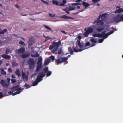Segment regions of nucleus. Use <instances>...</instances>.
<instances>
[{
    "label": "nucleus",
    "mask_w": 123,
    "mask_h": 123,
    "mask_svg": "<svg viewBox=\"0 0 123 123\" xmlns=\"http://www.w3.org/2000/svg\"><path fill=\"white\" fill-rule=\"evenodd\" d=\"M77 38L78 39V40H80L81 38V37L80 36H78L77 37Z\"/></svg>",
    "instance_id": "052dcab7"
},
{
    "label": "nucleus",
    "mask_w": 123,
    "mask_h": 123,
    "mask_svg": "<svg viewBox=\"0 0 123 123\" xmlns=\"http://www.w3.org/2000/svg\"><path fill=\"white\" fill-rule=\"evenodd\" d=\"M34 40L33 38L32 37H30V38L29 40L28 43L29 45L30 46H31L34 43Z\"/></svg>",
    "instance_id": "1a4fd4ad"
},
{
    "label": "nucleus",
    "mask_w": 123,
    "mask_h": 123,
    "mask_svg": "<svg viewBox=\"0 0 123 123\" xmlns=\"http://www.w3.org/2000/svg\"><path fill=\"white\" fill-rule=\"evenodd\" d=\"M1 84L4 87H7L9 85L6 82L3 80H1L0 81Z\"/></svg>",
    "instance_id": "6e6552de"
},
{
    "label": "nucleus",
    "mask_w": 123,
    "mask_h": 123,
    "mask_svg": "<svg viewBox=\"0 0 123 123\" xmlns=\"http://www.w3.org/2000/svg\"><path fill=\"white\" fill-rule=\"evenodd\" d=\"M67 3V1L66 0H63L62 1V3L64 4H65Z\"/></svg>",
    "instance_id": "69168bd1"
},
{
    "label": "nucleus",
    "mask_w": 123,
    "mask_h": 123,
    "mask_svg": "<svg viewBox=\"0 0 123 123\" xmlns=\"http://www.w3.org/2000/svg\"><path fill=\"white\" fill-rule=\"evenodd\" d=\"M1 57L5 59H9L11 58V56L5 54H3L2 55Z\"/></svg>",
    "instance_id": "9d476101"
},
{
    "label": "nucleus",
    "mask_w": 123,
    "mask_h": 123,
    "mask_svg": "<svg viewBox=\"0 0 123 123\" xmlns=\"http://www.w3.org/2000/svg\"><path fill=\"white\" fill-rule=\"evenodd\" d=\"M18 65V64L16 63L15 62H12V66L13 67H15L17 66Z\"/></svg>",
    "instance_id": "2f4dec72"
},
{
    "label": "nucleus",
    "mask_w": 123,
    "mask_h": 123,
    "mask_svg": "<svg viewBox=\"0 0 123 123\" xmlns=\"http://www.w3.org/2000/svg\"><path fill=\"white\" fill-rule=\"evenodd\" d=\"M7 31V29H5L4 30H1L0 31V34H3L4 33H5Z\"/></svg>",
    "instance_id": "bb28decb"
},
{
    "label": "nucleus",
    "mask_w": 123,
    "mask_h": 123,
    "mask_svg": "<svg viewBox=\"0 0 123 123\" xmlns=\"http://www.w3.org/2000/svg\"><path fill=\"white\" fill-rule=\"evenodd\" d=\"M69 11H70V10H69V9H68V10H66L65 12L67 13L68 14H69L70 13V12H69Z\"/></svg>",
    "instance_id": "338daca9"
},
{
    "label": "nucleus",
    "mask_w": 123,
    "mask_h": 123,
    "mask_svg": "<svg viewBox=\"0 0 123 123\" xmlns=\"http://www.w3.org/2000/svg\"><path fill=\"white\" fill-rule=\"evenodd\" d=\"M42 59L41 56L39 57L38 61L37 62V65L35 70L36 72H38L41 69L42 67Z\"/></svg>",
    "instance_id": "7ed1b4c3"
},
{
    "label": "nucleus",
    "mask_w": 123,
    "mask_h": 123,
    "mask_svg": "<svg viewBox=\"0 0 123 123\" xmlns=\"http://www.w3.org/2000/svg\"><path fill=\"white\" fill-rule=\"evenodd\" d=\"M21 91H18L16 92H14L13 93L12 95L13 96H14L16 94H19L21 93Z\"/></svg>",
    "instance_id": "ea45409f"
},
{
    "label": "nucleus",
    "mask_w": 123,
    "mask_h": 123,
    "mask_svg": "<svg viewBox=\"0 0 123 123\" xmlns=\"http://www.w3.org/2000/svg\"><path fill=\"white\" fill-rule=\"evenodd\" d=\"M104 39L103 38H101L100 39H99V43H101L103 42L104 41Z\"/></svg>",
    "instance_id": "49530a36"
},
{
    "label": "nucleus",
    "mask_w": 123,
    "mask_h": 123,
    "mask_svg": "<svg viewBox=\"0 0 123 123\" xmlns=\"http://www.w3.org/2000/svg\"><path fill=\"white\" fill-rule=\"evenodd\" d=\"M61 42L60 40H59L57 42L55 41L53 42L52 43V44L49 47V49L51 50L52 53H53L56 54H58L59 55L61 54L62 51L61 48L59 50L57 53L58 47L61 45Z\"/></svg>",
    "instance_id": "f257e3e1"
},
{
    "label": "nucleus",
    "mask_w": 123,
    "mask_h": 123,
    "mask_svg": "<svg viewBox=\"0 0 123 123\" xmlns=\"http://www.w3.org/2000/svg\"><path fill=\"white\" fill-rule=\"evenodd\" d=\"M87 31L90 33H91L93 32V30L92 27H89L87 29Z\"/></svg>",
    "instance_id": "a211bd4d"
},
{
    "label": "nucleus",
    "mask_w": 123,
    "mask_h": 123,
    "mask_svg": "<svg viewBox=\"0 0 123 123\" xmlns=\"http://www.w3.org/2000/svg\"><path fill=\"white\" fill-rule=\"evenodd\" d=\"M50 61V60L49 59H45L44 62V65L46 66L48 65L49 62Z\"/></svg>",
    "instance_id": "6ab92c4d"
},
{
    "label": "nucleus",
    "mask_w": 123,
    "mask_h": 123,
    "mask_svg": "<svg viewBox=\"0 0 123 123\" xmlns=\"http://www.w3.org/2000/svg\"><path fill=\"white\" fill-rule=\"evenodd\" d=\"M49 15L50 16L52 17H54L55 16V15L54 14L53 15L50 13H49Z\"/></svg>",
    "instance_id": "864d4df0"
},
{
    "label": "nucleus",
    "mask_w": 123,
    "mask_h": 123,
    "mask_svg": "<svg viewBox=\"0 0 123 123\" xmlns=\"http://www.w3.org/2000/svg\"><path fill=\"white\" fill-rule=\"evenodd\" d=\"M0 70L1 71L2 74L5 75H6V72L2 68H0Z\"/></svg>",
    "instance_id": "cd10ccee"
},
{
    "label": "nucleus",
    "mask_w": 123,
    "mask_h": 123,
    "mask_svg": "<svg viewBox=\"0 0 123 123\" xmlns=\"http://www.w3.org/2000/svg\"><path fill=\"white\" fill-rule=\"evenodd\" d=\"M52 74V72L51 71H48L46 75L47 77L50 76Z\"/></svg>",
    "instance_id": "7c9ffc66"
},
{
    "label": "nucleus",
    "mask_w": 123,
    "mask_h": 123,
    "mask_svg": "<svg viewBox=\"0 0 123 123\" xmlns=\"http://www.w3.org/2000/svg\"><path fill=\"white\" fill-rule=\"evenodd\" d=\"M112 28L113 30L111 31L110 32L108 33V34L109 35L113 33L114 32V31L113 30H114L115 29L113 28V27H112Z\"/></svg>",
    "instance_id": "58836bf2"
},
{
    "label": "nucleus",
    "mask_w": 123,
    "mask_h": 123,
    "mask_svg": "<svg viewBox=\"0 0 123 123\" xmlns=\"http://www.w3.org/2000/svg\"><path fill=\"white\" fill-rule=\"evenodd\" d=\"M15 92L14 90H13L12 91H11L8 92V93L9 95H11L13 94V92Z\"/></svg>",
    "instance_id": "a18cd8bd"
},
{
    "label": "nucleus",
    "mask_w": 123,
    "mask_h": 123,
    "mask_svg": "<svg viewBox=\"0 0 123 123\" xmlns=\"http://www.w3.org/2000/svg\"><path fill=\"white\" fill-rule=\"evenodd\" d=\"M35 80L36 81H37L39 82L42 80L43 78H42L38 75Z\"/></svg>",
    "instance_id": "5701e85b"
},
{
    "label": "nucleus",
    "mask_w": 123,
    "mask_h": 123,
    "mask_svg": "<svg viewBox=\"0 0 123 123\" xmlns=\"http://www.w3.org/2000/svg\"><path fill=\"white\" fill-rule=\"evenodd\" d=\"M69 10H73L75 9V8L73 7H72L71 6H70L69 7Z\"/></svg>",
    "instance_id": "09e8293b"
},
{
    "label": "nucleus",
    "mask_w": 123,
    "mask_h": 123,
    "mask_svg": "<svg viewBox=\"0 0 123 123\" xmlns=\"http://www.w3.org/2000/svg\"><path fill=\"white\" fill-rule=\"evenodd\" d=\"M86 49L85 48H84V49H78V52H81L83 50H84V49Z\"/></svg>",
    "instance_id": "13d9d810"
},
{
    "label": "nucleus",
    "mask_w": 123,
    "mask_h": 123,
    "mask_svg": "<svg viewBox=\"0 0 123 123\" xmlns=\"http://www.w3.org/2000/svg\"><path fill=\"white\" fill-rule=\"evenodd\" d=\"M20 85H18L12 88L11 89L12 90H14L15 91H22L24 89H21V87H19Z\"/></svg>",
    "instance_id": "423d86ee"
},
{
    "label": "nucleus",
    "mask_w": 123,
    "mask_h": 123,
    "mask_svg": "<svg viewBox=\"0 0 123 123\" xmlns=\"http://www.w3.org/2000/svg\"><path fill=\"white\" fill-rule=\"evenodd\" d=\"M115 22L116 23H118L123 21V15L121 16L120 14H118L115 16L113 19Z\"/></svg>",
    "instance_id": "20e7f679"
},
{
    "label": "nucleus",
    "mask_w": 123,
    "mask_h": 123,
    "mask_svg": "<svg viewBox=\"0 0 123 123\" xmlns=\"http://www.w3.org/2000/svg\"><path fill=\"white\" fill-rule=\"evenodd\" d=\"M15 6L16 7L18 8V9H19V5H18V4H15Z\"/></svg>",
    "instance_id": "bf43d9fd"
},
{
    "label": "nucleus",
    "mask_w": 123,
    "mask_h": 123,
    "mask_svg": "<svg viewBox=\"0 0 123 123\" xmlns=\"http://www.w3.org/2000/svg\"><path fill=\"white\" fill-rule=\"evenodd\" d=\"M3 43V42L1 41V40H0V46H1Z\"/></svg>",
    "instance_id": "4d7b16f0"
},
{
    "label": "nucleus",
    "mask_w": 123,
    "mask_h": 123,
    "mask_svg": "<svg viewBox=\"0 0 123 123\" xmlns=\"http://www.w3.org/2000/svg\"><path fill=\"white\" fill-rule=\"evenodd\" d=\"M68 51L70 52V53L71 54H73V51L72 50V49L71 47H69L68 49Z\"/></svg>",
    "instance_id": "a878e982"
},
{
    "label": "nucleus",
    "mask_w": 123,
    "mask_h": 123,
    "mask_svg": "<svg viewBox=\"0 0 123 123\" xmlns=\"http://www.w3.org/2000/svg\"><path fill=\"white\" fill-rule=\"evenodd\" d=\"M90 41L92 43H96V41L94 38H91L90 39Z\"/></svg>",
    "instance_id": "c9c22d12"
},
{
    "label": "nucleus",
    "mask_w": 123,
    "mask_h": 123,
    "mask_svg": "<svg viewBox=\"0 0 123 123\" xmlns=\"http://www.w3.org/2000/svg\"><path fill=\"white\" fill-rule=\"evenodd\" d=\"M104 29L103 27L101 28L100 27H97L96 29V30L98 32H101Z\"/></svg>",
    "instance_id": "4be33fe9"
},
{
    "label": "nucleus",
    "mask_w": 123,
    "mask_h": 123,
    "mask_svg": "<svg viewBox=\"0 0 123 123\" xmlns=\"http://www.w3.org/2000/svg\"><path fill=\"white\" fill-rule=\"evenodd\" d=\"M8 71L9 72H12V71L11 68H9L8 69Z\"/></svg>",
    "instance_id": "680f3d73"
},
{
    "label": "nucleus",
    "mask_w": 123,
    "mask_h": 123,
    "mask_svg": "<svg viewBox=\"0 0 123 123\" xmlns=\"http://www.w3.org/2000/svg\"><path fill=\"white\" fill-rule=\"evenodd\" d=\"M11 81L13 83H14L16 82V80L15 79H11Z\"/></svg>",
    "instance_id": "c03bdc74"
},
{
    "label": "nucleus",
    "mask_w": 123,
    "mask_h": 123,
    "mask_svg": "<svg viewBox=\"0 0 123 123\" xmlns=\"http://www.w3.org/2000/svg\"><path fill=\"white\" fill-rule=\"evenodd\" d=\"M30 55L29 53H23L20 55L21 57L22 58H25L28 57Z\"/></svg>",
    "instance_id": "f8f14e48"
},
{
    "label": "nucleus",
    "mask_w": 123,
    "mask_h": 123,
    "mask_svg": "<svg viewBox=\"0 0 123 123\" xmlns=\"http://www.w3.org/2000/svg\"><path fill=\"white\" fill-rule=\"evenodd\" d=\"M27 63L29 65V69H33L35 65V62L33 58H30L27 61Z\"/></svg>",
    "instance_id": "39448f33"
},
{
    "label": "nucleus",
    "mask_w": 123,
    "mask_h": 123,
    "mask_svg": "<svg viewBox=\"0 0 123 123\" xmlns=\"http://www.w3.org/2000/svg\"><path fill=\"white\" fill-rule=\"evenodd\" d=\"M9 51V50L8 49H7L6 51V54H8Z\"/></svg>",
    "instance_id": "603ef678"
},
{
    "label": "nucleus",
    "mask_w": 123,
    "mask_h": 123,
    "mask_svg": "<svg viewBox=\"0 0 123 123\" xmlns=\"http://www.w3.org/2000/svg\"><path fill=\"white\" fill-rule=\"evenodd\" d=\"M3 96L2 92H1L0 93V98H2Z\"/></svg>",
    "instance_id": "8fccbe9b"
},
{
    "label": "nucleus",
    "mask_w": 123,
    "mask_h": 123,
    "mask_svg": "<svg viewBox=\"0 0 123 123\" xmlns=\"http://www.w3.org/2000/svg\"><path fill=\"white\" fill-rule=\"evenodd\" d=\"M57 62V64H59L60 63H62V61H61V60H57V62Z\"/></svg>",
    "instance_id": "de8ad7c7"
},
{
    "label": "nucleus",
    "mask_w": 123,
    "mask_h": 123,
    "mask_svg": "<svg viewBox=\"0 0 123 123\" xmlns=\"http://www.w3.org/2000/svg\"><path fill=\"white\" fill-rule=\"evenodd\" d=\"M77 42L78 43V44L80 48H82L84 47V45L83 43H81L80 42V41L79 40H77Z\"/></svg>",
    "instance_id": "dca6fc26"
},
{
    "label": "nucleus",
    "mask_w": 123,
    "mask_h": 123,
    "mask_svg": "<svg viewBox=\"0 0 123 123\" xmlns=\"http://www.w3.org/2000/svg\"><path fill=\"white\" fill-rule=\"evenodd\" d=\"M44 26L46 29L49 30H52V29L49 27H48V26L46 25H44Z\"/></svg>",
    "instance_id": "37998d69"
},
{
    "label": "nucleus",
    "mask_w": 123,
    "mask_h": 123,
    "mask_svg": "<svg viewBox=\"0 0 123 123\" xmlns=\"http://www.w3.org/2000/svg\"><path fill=\"white\" fill-rule=\"evenodd\" d=\"M50 58L52 60V61H54L55 59L54 56L52 55L50 57Z\"/></svg>",
    "instance_id": "3c124183"
},
{
    "label": "nucleus",
    "mask_w": 123,
    "mask_h": 123,
    "mask_svg": "<svg viewBox=\"0 0 123 123\" xmlns=\"http://www.w3.org/2000/svg\"><path fill=\"white\" fill-rule=\"evenodd\" d=\"M93 36H94V37H97V34H94L93 35Z\"/></svg>",
    "instance_id": "774afa93"
},
{
    "label": "nucleus",
    "mask_w": 123,
    "mask_h": 123,
    "mask_svg": "<svg viewBox=\"0 0 123 123\" xmlns=\"http://www.w3.org/2000/svg\"><path fill=\"white\" fill-rule=\"evenodd\" d=\"M22 78L23 79H25L26 81H27L28 80V76L27 75H26L25 73L22 72Z\"/></svg>",
    "instance_id": "9b49d317"
},
{
    "label": "nucleus",
    "mask_w": 123,
    "mask_h": 123,
    "mask_svg": "<svg viewBox=\"0 0 123 123\" xmlns=\"http://www.w3.org/2000/svg\"><path fill=\"white\" fill-rule=\"evenodd\" d=\"M90 43L89 42H88L86 43L84 46L85 47H86L87 46H90Z\"/></svg>",
    "instance_id": "a19ab883"
},
{
    "label": "nucleus",
    "mask_w": 123,
    "mask_h": 123,
    "mask_svg": "<svg viewBox=\"0 0 123 123\" xmlns=\"http://www.w3.org/2000/svg\"><path fill=\"white\" fill-rule=\"evenodd\" d=\"M58 5L59 6H64L65 5L63 4V3H62Z\"/></svg>",
    "instance_id": "e2e57ef3"
},
{
    "label": "nucleus",
    "mask_w": 123,
    "mask_h": 123,
    "mask_svg": "<svg viewBox=\"0 0 123 123\" xmlns=\"http://www.w3.org/2000/svg\"><path fill=\"white\" fill-rule=\"evenodd\" d=\"M61 18H63L65 19H73L74 18L72 17H69V16H67L66 15H63L61 17Z\"/></svg>",
    "instance_id": "f3484780"
},
{
    "label": "nucleus",
    "mask_w": 123,
    "mask_h": 123,
    "mask_svg": "<svg viewBox=\"0 0 123 123\" xmlns=\"http://www.w3.org/2000/svg\"><path fill=\"white\" fill-rule=\"evenodd\" d=\"M19 43L20 44H21L22 45H23L24 46H25V44L24 43V42L22 41H19Z\"/></svg>",
    "instance_id": "e433bc0d"
},
{
    "label": "nucleus",
    "mask_w": 123,
    "mask_h": 123,
    "mask_svg": "<svg viewBox=\"0 0 123 123\" xmlns=\"http://www.w3.org/2000/svg\"><path fill=\"white\" fill-rule=\"evenodd\" d=\"M100 0H92V1L94 3H96L100 1Z\"/></svg>",
    "instance_id": "6e6d98bb"
},
{
    "label": "nucleus",
    "mask_w": 123,
    "mask_h": 123,
    "mask_svg": "<svg viewBox=\"0 0 123 123\" xmlns=\"http://www.w3.org/2000/svg\"><path fill=\"white\" fill-rule=\"evenodd\" d=\"M62 60L61 61L62 62H66L67 60V58L62 57L61 58Z\"/></svg>",
    "instance_id": "c85d7f7f"
},
{
    "label": "nucleus",
    "mask_w": 123,
    "mask_h": 123,
    "mask_svg": "<svg viewBox=\"0 0 123 123\" xmlns=\"http://www.w3.org/2000/svg\"><path fill=\"white\" fill-rule=\"evenodd\" d=\"M31 55L32 57H39V54L37 52H36V54H35L33 55L32 54Z\"/></svg>",
    "instance_id": "393cba45"
},
{
    "label": "nucleus",
    "mask_w": 123,
    "mask_h": 123,
    "mask_svg": "<svg viewBox=\"0 0 123 123\" xmlns=\"http://www.w3.org/2000/svg\"><path fill=\"white\" fill-rule=\"evenodd\" d=\"M82 4L83 6L85 8H86L90 5L89 3L84 1H83L82 2Z\"/></svg>",
    "instance_id": "4468645a"
},
{
    "label": "nucleus",
    "mask_w": 123,
    "mask_h": 123,
    "mask_svg": "<svg viewBox=\"0 0 123 123\" xmlns=\"http://www.w3.org/2000/svg\"><path fill=\"white\" fill-rule=\"evenodd\" d=\"M72 48L73 52H78V49H77V47H75L74 48H73V47Z\"/></svg>",
    "instance_id": "f704fd0d"
},
{
    "label": "nucleus",
    "mask_w": 123,
    "mask_h": 123,
    "mask_svg": "<svg viewBox=\"0 0 123 123\" xmlns=\"http://www.w3.org/2000/svg\"><path fill=\"white\" fill-rule=\"evenodd\" d=\"M107 14L106 13H105L102 14L101 15H100L98 18L95 20L94 22L93 23V24H94L96 23V25L97 26L98 25H103L104 24V23L102 20H100V19L101 18H106Z\"/></svg>",
    "instance_id": "f03ea898"
},
{
    "label": "nucleus",
    "mask_w": 123,
    "mask_h": 123,
    "mask_svg": "<svg viewBox=\"0 0 123 123\" xmlns=\"http://www.w3.org/2000/svg\"><path fill=\"white\" fill-rule=\"evenodd\" d=\"M86 28H85L84 29L85 31H86L84 33V35L85 37H88L89 34L90 33L87 30L86 31Z\"/></svg>",
    "instance_id": "aec40b11"
},
{
    "label": "nucleus",
    "mask_w": 123,
    "mask_h": 123,
    "mask_svg": "<svg viewBox=\"0 0 123 123\" xmlns=\"http://www.w3.org/2000/svg\"><path fill=\"white\" fill-rule=\"evenodd\" d=\"M39 77L41 78H43L45 76V74L43 73V72H40L39 74Z\"/></svg>",
    "instance_id": "b1692460"
},
{
    "label": "nucleus",
    "mask_w": 123,
    "mask_h": 123,
    "mask_svg": "<svg viewBox=\"0 0 123 123\" xmlns=\"http://www.w3.org/2000/svg\"><path fill=\"white\" fill-rule=\"evenodd\" d=\"M102 32L101 33V34L100 33H99L97 34V37L98 38L101 37H102Z\"/></svg>",
    "instance_id": "4c0bfd02"
},
{
    "label": "nucleus",
    "mask_w": 123,
    "mask_h": 123,
    "mask_svg": "<svg viewBox=\"0 0 123 123\" xmlns=\"http://www.w3.org/2000/svg\"><path fill=\"white\" fill-rule=\"evenodd\" d=\"M48 67H45L43 70V72L44 73H46L48 71Z\"/></svg>",
    "instance_id": "c756f323"
},
{
    "label": "nucleus",
    "mask_w": 123,
    "mask_h": 123,
    "mask_svg": "<svg viewBox=\"0 0 123 123\" xmlns=\"http://www.w3.org/2000/svg\"><path fill=\"white\" fill-rule=\"evenodd\" d=\"M123 12V9L122 8H120L118 9H116L114 12L115 13H119L122 12Z\"/></svg>",
    "instance_id": "2eb2a0df"
},
{
    "label": "nucleus",
    "mask_w": 123,
    "mask_h": 123,
    "mask_svg": "<svg viewBox=\"0 0 123 123\" xmlns=\"http://www.w3.org/2000/svg\"><path fill=\"white\" fill-rule=\"evenodd\" d=\"M15 73L16 75L18 77H19L20 76V74L19 70V69H16Z\"/></svg>",
    "instance_id": "412c9836"
},
{
    "label": "nucleus",
    "mask_w": 123,
    "mask_h": 123,
    "mask_svg": "<svg viewBox=\"0 0 123 123\" xmlns=\"http://www.w3.org/2000/svg\"><path fill=\"white\" fill-rule=\"evenodd\" d=\"M61 31L62 32V33H63L65 34H66L67 33V32H65L64 31L62 30V31Z\"/></svg>",
    "instance_id": "0e129e2a"
},
{
    "label": "nucleus",
    "mask_w": 123,
    "mask_h": 123,
    "mask_svg": "<svg viewBox=\"0 0 123 123\" xmlns=\"http://www.w3.org/2000/svg\"><path fill=\"white\" fill-rule=\"evenodd\" d=\"M52 3L54 4H55L56 5H58L59 2L58 1L54 0H53L52 1Z\"/></svg>",
    "instance_id": "72a5a7b5"
},
{
    "label": "nucleus",
    "mask_w": 123,
    "mask_h": 123,
    "mask_svg": "<svg viewBox=\"0 0 123 123\" xmlns=\"http://www.w3.org/2000/svg\"><path fill=\"white\" fill-rule=\"evenodd\" d=\"M72 5L73 6H77L78 5V3H73L72 4Z\"/></svg>",
    "instance_id": "5fc2aeb1"
},
{
    "label": "nucleus",
    "mask_w": 123,
    "mask_h": 123,
    "mask_svg": "<svg viewBox=\"0 0 123 123\" xmlns=\"http://www.w3.org/2000/svg\"><path fill=\"white\" fill-rule=\"evenodd\" d=\"M24 86L25 87H26V89H28L30 87V86L28 84H25L24 85Z\"/></svg>",
    "instance_id": "79ce46f5"
},
{
    "label": "nucleus",
    "mask_w": 123,
    "mask_h": 123,
    "mask_svg": "<svg viewBox=\"0 0 123 123\" xmlns=\"http://www.w3.org/2000/svg\"><path fill=\"white\" fill-rule=\"evenodd\" d=\"M105 31L102 32V37L104 39L106 38L109 35L108 33L106 34L105 33Z\"/></svg>",
    "instance_id": "ddd939ff"
},
{
    "label": "nucleus",
    "mask_w": 123,
    "mask_h": 123,
    "mask_svg": "<svg viewBox=\"0 0 123 123\" xmlns=\"http://www.w3.org/2000/svg\"><path fill=\"white\" fill-rule=\"evenodd\" d=\"M25 51V48L23 47L20 48L19 49H17L15 51V53L16 54H21L24 53Z\"/></svg>",
    "instance_id": "0eeeda50"
},
{
    "label": "nucleus",
    "mask_w": 123,
    "mask_h": 123,
    "mask_svg": "<svg viewBox=\"0 0 123 123\" xmlns=\"http://www.w3.org/2000/svg\"><path fill=\"white\" fill-rule=\"evenodd\" d=\"M39 83L37 81H36V80L33 83L32 86H35L36 85H37L38 84V83Z\"/></svg>",
    "instance_id": "473e14b6"
}]
</instances>
